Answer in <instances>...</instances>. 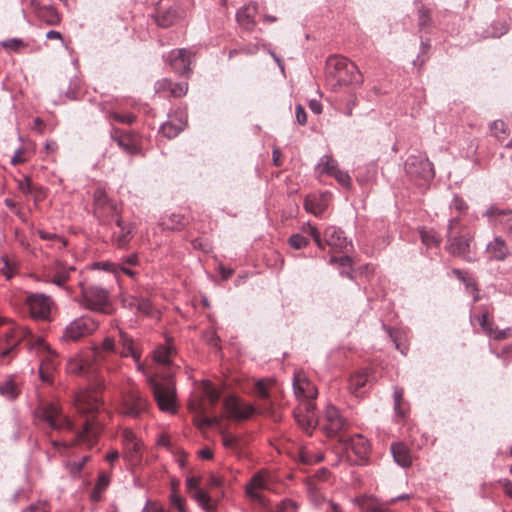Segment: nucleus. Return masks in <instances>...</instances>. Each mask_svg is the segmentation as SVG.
I'll list each match as a JSON object with an SVG mask.
<instances>
[{
  "label": "nucleus",
  "mask_w": 512,
  "mask_h": 512,
  "mask_svg": "<svg viewBox=\"0 0 512 512\" xmlns=\"http://www.w3.org/2000/svg\"><path fill=\"white\" fill-rule=\"evenodd\" d=\"M353 502L362 512H387V504L372 495L355 497Z\"/></svg>",
  "instance_id": "obj_23"
},
{
  "label": "nucleus",
  "mask_w": 512,
  "mask_h": 512,
  "mask_svg": "<svg viewBox=\"0 0 512 512\" xmlns=\"http://www.w3.org/2000/svg\"><path fill=\"white\" fill-rule=\"evenodd\" d=\"M223 407L227 417L235 421L247 420L255 412V408L252 404L244 403L234 395L224 399Z\"/></svg>",
  "instance_id": "obj_14"
},
{
  "label": "nucleus",
  "mask_w": 512,
  "mask_h": 512,
  "mask_svg": "<svg viewBox=\"0 0 512 512\" xmlns=\"http://www.w3.org/2000/svg\"><path fill=\"white\" fill-rule=\"evenodd\" d=\"M110 136L117 145L127 154L134 155L139 152V147L133 142L129 134L124 133L118 128H112Z\"/></svg>",
  "instance_id": "obj_26"
},
{
  "label": "nucleus",
  "mask_w": 512,
  "mask_h": 512,
  "mask_svg": "<svg viewBox=\"0 0 512 512\" xmlns=\"http://www.w3.org/2000/svg\"><path fill=\"white\" fill-rule=\"evenodd\" d=\"M447 251L453 255L461 257L466 262H473L474 257L471 255L470 243L471 238L467 235L448 236Z\"/></svg>",
  "instance_id": "obj_16"
},
{
  "label": "nucleus",
  "mask_w": 512,
  "mask_h": 512,
  "mask_svg": "<svg viewBox=\"0 0 512 512\" xmlns=\"http://www.w3.org/2000/svg\"><path fill=\"white\" fill-rule=\"evenodd\" d=\"M484 215L487 216L488 218H494L500 215L512 216V210H501L495 206H491L486 210Z\"/></svg>",
  "instance_id": "obj_62"
},
{
  "label": "nucleus",
  "mask_w": 512,
  "mask_h": 512,
  "mask_svg": "<svg viewBox=\"0 0 512 512\" xmlns=\"http://www.w3.org/2000/svg\"><path fill=\"white\" fill-rule=\"evenodd\" d=\"M256 13V6H247L244 8H241L236 13V20L244 29L246 30H252L255 21H254V14Z\"/></svg>",
  "instance_id": "obj_32"
},
{
  "label": "nucleus",
  "mask_w": 512,
  "mask_h": 512,
  "mask_svg": "<svg viewBox=\"0 0 512 512\" xmlns=\"http://www.w3.org/2000/svg\"><path fill=\"white\" fill-rule=\"evenodd\" d=\"M99 323L90 316H80L71 321L64 329L60 340L62 342L77 341L91 335L97 330Z\"/></svg>",
  "instance_id": "obj_10"
},
{
  "label": "nucleus",
  "mask_w": 512,
  "mask_h": 512,
  "mask_svg": "<svg viewBox=\"0 0 512 512\" xmlns=\"http://www.w3.org/2000/svg\"><path fill=\"white\" fill-rule=\"evenodd\" d=\"M37 234L39 235V237L42 240H59V241H61V243H62L61 248H64L67 246V241L65 239L61 238L60 236H58L56 233H50V232H46L42 229H38Z\"/></svg>",
  "instance_id": "obj_60"
},
{
  "label": "nucleus",
  "mask_w": 512,
  "mask_h": 512,
  "mask_svg": "<svg viewBox=\"0 0 512 512\" xmlns=\"http://www.w3.org/2000/svg\"><path fill=\"white\" fill-rule=\"evenodd\" d=\"M150 403L147 398L135 387L122 393L120 412L124 416L138 418L149 412Z\"/></svg>",
  "instance_id": "obj_9"
},
{
  "label": "nucleus",
  "mask_w": 512,
  "mask_h": 512,
  "mask_svg": "<svg viewBox=\"0 0 512 512\" xmlns=\"http://www.w3.org/2000/svg\"><path fill=\"white\" fill-rule=\"evenodd\" d=\"M173 353L174 348L170 344L160 345L154 350L153 358L158 364L168 366Z\"/></svg>",
  "instance_id": "obj_36"
},
{
  "label": "nucleus",
  "mask_w": 512,
  "mask_h": 512,
  "mask_svg": "<svg viewBox=\"0 0 512 512\" xmlns=\"http://www.w3.org/2000/svg\"><path fill=\"white\" fill-rule=\"evenodd\" d=\"M420 238H421V241L427 245V246H432V245H438L439 244V240L436 238L435 234L433 231L431 230H424L422 229L420 231Z\"/></svg>",
  "instance_id": "obj_52"
},
{
  "label": "nucleus",
  "mask_w": 512,
  "mask_h": 512,
  "mask_svg": "<svg viewBox=\"0 0 512 512\" xmlns=\"http://www.w3.org/2000/svg\"><path fill=\"white\" fill-rule=\"evenodd\" d=\"M187 117L183 113L177 119V123L167 121L160 126V132L168 139L177 137L186 127Z\"/></svg>",
  "instance_id": "obj_28"
},
{
  "label": "nucleus",
  "mask_w": 512,
  "mask_h": 512,
  "mask_svg": "<svg viewBox=\"0 0 512 512\" xmlns=\"http://www.w3.org/2000/svg\"><path fill=\"white\" fill-rule=\"evenodd\" d=\"M170 503L171 506L175 509H177L179 512H185V505H184V499L177 495L176 493H172L170 495Z\"/></svg>",
  "instance_id": "obj_61"
},
{
  "label": "nucleus",
  "mask_w": 512,
  "mask_h": 512,
  "mask_svg": "<svg viewBox=\"0 0 512 512\" xmlns=\"http://www.w3.org/2000/svg\"><path fill=\"white\" fill-rule=\"evenodd\" d=\"M162 225L165 229L181 230L185 223L183 216L180 214H171L167 219H163Z\"/></svg>",
  "instance_id": "obj_45"
},
{
  "label": "nucleus",
  "mask_w": 512,
  "mask_h": 512,
  "mask_svg": "<svg viewBox=\"0 0 512 512\" xmlns=\"http://www.w3.org/2000/svg\"><path fill=\"white\" fill-rule=\"evenodd\" d=\"M113 202L105 189L99 187L94 191L93 194V214L94 215H102V211L105 206L109 205Z\"/></svg>",
  "instance_id": "obj_35"
},
{
  "label": "nucleus",
  "mask_w": 512,
  "mask_h": 512,
  "mask_svg": "<svg viewBox=\"0 0 512 512\" xmlns=\"http://www.w3.org/2000/svg\"><path fill=\"white\" fill-rule=\"evenodd\" d=\"M34 421L42 428L73 430V423L55 402L41 401L33 411Z\"/></svg>",
  "instance_id": "obj_2"
},
{
  "label": "nucleus",
  "mask_w": 512,
  "mask_h": 512,
  "mask_svg": "<svg viewBox=\"0 0 512 512\" xmlns=\"http://www.w3.org/2000/svg\"><path fill=\"white\" fill-rule=\"evenodd\" d=\"M324 248L330 246L331 248L340 251H347L348 247H352V242L347 239L344 231L336 226H328L323 232Z\"/></svg>",
  "instance_id": "obj_17"
},
{
  "label": "nucleus",
  "mask_w": 512,
  "mask_h": 512,
  "mask_svg": "<svg viewBox=\"0 0 512 512\" xmlns=\"http://www.w3.org/2000/svg\"><path fill=\"white\" fill-rule=\"evenodd\" d=\"M93 269L103 270V271H106V272L117 274L118 273V264H115V263H112V262H108V261H106V262H95L93 264Z\"/></svg>",
  "instance_id": "obj_56"
},
{
  "label": "nucleus",
  "mask_w": 512,
  "mask_h": 512,
  "mask_svg": "<svg viewBox=\"0 0 512 512\" xmlns=\"http://www.w3.org/2000/svg\"><path fill=\"white\" fill-rule=\"evenodd\" d=\"M38 376H39V379L47 384V385H52L53 384V381H54V373L52 371H49L48 369L42 367L39 365V368H38Z\"/></svg>",
  "instance_id": "obj_58"
},
{
  "label": "nucleus",
  "mask_w": 512,
  "mask_h": 512,
  "mask_svg": "<svg viewBox=\"0 0 512 512\" xmlns=\"http://www.w3.org/2000/svg\"><path fill=\"white\" fill-rule=\"evenodd\" d=\"M101 225H110L116 222L117 217H121V210L114 201L105 206L102 215H94Z\"/></svg>",
  "instance_id": "obj_31"
},
{
  "label": "nucleus",
  "mask_w": 512,
  "mask_h": 512,
  "mask_svg": "<svg viewBox=\"0 0 512 512\" xmlns=\"http://www.w3.org/2000/svg\"><path fill=\"white\" fill-rule=\"evenodd\" d=\"M309 242H310L309 238H307L299 233L292 234L288 238V244L296 250L305 248L309 244Z\"/></svg>",
  "instance_id": "obj_50"
},
{
  "label": "nucleus",
  "mask_w": 512,
  "mask_h": 512,
  "mask_svg": "<svg viewBox=\"0 0 512 512\" xmlns=\"http://www.w3.org/2000/svg\"><path fill=\"white\" fill-rule=\"evenodd\" d=\"M0 395L5 396L10 400H15L19 393L15 386V383L12 380L5 381L0 384Z\"/></svg>",
  "instance_id": "obj_48"
},
{
  "label": "nucleus",
  "mask_w": 512,
  "mask_h": 512,
  "mask_svg": "<svg viewBox=\"0 0 512 512\" xmlns=\"http://www.w3.org/2000/svg\"><path fill=\"white\" fill-rule=\"evenodd\" d=\"M486 252L490 260L504 261L509 255V248L504 239L495 237L487 244Z\"/></svg>",
  "instance_id": "obj_27"
},
{
  "label": "nucleus",
  "mask_w": 512,
  "mask_h": 512,
  "mask_svg": "<svg viewBox=\"0 0 512 512\" xmlns=\"http://www.w3.org/2000/svg\"><path fill=\"white\" fill-rule=\"evenodd\" d=\"M491 134L497 139H504L509 135V129L506 123L502 120H494L490 123Z\"/></svg>",
  "instance_id": "obj_44"
},
{
  "label": "nucleus",
  "mask_w": 512,
  "mask_h": 512,
  "mask_svg": "<svg viewBox=\"0 0 512 512\" xmlns=\"http://www.w3.org/2000/svg\"><path fill=\"white\" fill-rule=\"evenodd\" d=\"M26 345L29 351L34 352L39 356L40 366L52 371L53 373L56 371L58 367L57 353L42 337H36Z\"/></svg>",
  "instance_id": "obj_11"
},
{
  "label": "nucleus",
  "mask_w": 512,
  "mask_h": 512,
  "mask_svg": "<svg viewBox=\"0 0 512 512\" xmlns=\"http://www.w3.org/2000/svg\"><path fill=\"white\" fill-rule=\"evenodd\" d=\"M180 18V11L178 7L170 6L168 8H164L159 6L156 15L155 21L158 26L162 28H168L175 24Z\"/></svg>",
  "instance_id": "obj_24"
},
{
  "label": "nucleus",
  "mask_w": 512,
  "mask_h": 512,
  "mask_svg": "<svg viewBox=\"0 0 512 512\" xmlns=\"http://www.w3.org/2000/svg\"><path fill=\"white\" fill-rule=\"evenodd\" d=\"M451 272L457 279L463 282L467 291L473 295V301L477 302L479 300L478 287L475 281L468 276V272L458 268H453Z\"/></svg>",
  "instance_id": "obj_33"
},
{
  "label": "nucleus",
  "mask_w": 512,
  "mask_h": 512,
  "mask_svg": "<svg viewBox=\"0 0 512 512\" xmlns=\"http://www.w3.org/2000/svg\"><path fill=\"white\" fill-rule=\"evenodd\" d=\"M333 177L336 179V181L342 185L345 188L351 187V177L348 174V172L343 171L341 169H338L334 174Z\"/></svg>",
  "instance_id": "obj_53"
},
{
  "label": "nucleus",
  "mask_w": 512,
  "mask_h": 512,
  "mask_svg": "<svg viewBox=\"0 0 512 512\" xmlns=\"http://www.w3.org/2000/svg\"><path fill=\"white\" fill-rule=\"evenodd\" d=\"M35 338L25 326L14 325L3 332L0 336V365H8L18 355L20 344H28Z\"/></svg>",
  "instance_id": "obj_5"
},
{
  "label": "nucleus",
  "mask_w": 512,
  "mask_h": 512,
  "mask_svg": "<svg viewBox=\"0 0 512 512\" xmlns=\"http://www.w3.org/2000/svg\"><path fill=\"white\" fill-rule=\"evenodd\" d=\"M297 459L304 465H312L322 462L324 460V454L322 452H313L302 447L297 452Z\"/></svg>",
  "instance_id": "obj_37"
},
{
  "label": "nucleus",
  "mask_w": 512,
  "mask_h": 512,
  "mask_svg": "<svg viewBox=\"0 0 512 512\" xmlns=\"http://www.w3.org/2000/svg\"><path fill=\"white\" fill-rule=\"evenodd\" d=\"M307 225H308V231H307L308 234L311 236V238L313 239V241L315 242L317 247L321 250H324V242H323V238L321 237V233L319 232V230L315 226L310 225V223H308Z\"/></svg>",
  "instance_id": "obj_55"
},
{
  "label": "nucleus",
  "mask_w": 512,
  "mask_h": 512,
  "mask_svg": "<svg viewBox=\"0 0 512 512\" xmlns=\"http://www.w3.org/2000/svg\"><path fill=\"white\" fill-rule=\"evenodd\" d=\"M82 302L85 308L101 314H111L113 311L110 292L97 285L84 286L81 284Z\"/></svg>",
  "instance_id": "obj_6"
},
{
  "label": "nucleus",
  "mask_w": 512,
  "mask_h": 512,
  "mask_svg": "<svg viewBox=\"0 0 512 512\" xmlns=\"http://www.w3.org/2000/svg\"><path fill=\"white\" fill-rule=\"evenodd\" d=\"M36 17L47 25L55 26L61 21V16L58 11L51 5H41L36 0L31 2Z\"/></svg>",
  "instance_id": "obj_21"
},
{
  "label": "nucleus",
  "mask_w": 512,
  "mask_h": 512,
  "mask_svg": "<svg viewBox=\"0 0 512 512\" xmlns=\"http://www.w3.org/2000/svg\"><path fill=\"white\" fill-rule=\"evenodd\" d=\"M26 303L31 316L37 320H48L53 306V300L44 293H32L27 296Z\"/></svg>",
  "instance_id": "obj_13"
},
{
  "label": "nucleus",
  "mask_w": 512,
  "mask_h": 512,
  "mask_svg": "<svg viewBox=\"0 0 512 512\" xmlns=\"http://www.w3.org/2000/svg\"><path fill=\"white\" fill-rule=\"evenodd\" d=\"M170 85V90H171V93L173 96L175 97H181L183 95L186 94L187 92V84H183V83H176V84H172V83H169Z\"/></svg>",
  "instance_id": "obj_63"
},
{
  "label": "nucleus",
  "mask_w": 512,
  "mask_h": 512,
  "mask_svg": "<svg viewBox=\"0 0 512 512\" xmlns=\"http://www.w3.org/2000/svg\"><path fill=\"white\" fill-rule=\"evenodd\" d=\"M191 496L206 512H213L215 510V505L211 502L210 496L203 489L194 491Z\"/></svg>",
  "instance_id": "obj_39"
},
{
  "label": "nucleus",
  "mask_w": 512,
  "mask_h": 512,
  "mask_svg": "<svg viewBox=\"0 0 512 512\" xmlns=\"http://www.w3.org/2000/svg\"><path fill=\"white\" fill-rule=\"evenodd\" d=\"M340 441L344 443L347 449H351L361 461L368 458L370 453V444L369 441L361 434H355L348 438L341 437Z\"/></svg>",
  "instance_id": "obj_18"
},
{
  "label": "nucleus",
  "mask_w": 512,
  "mask_h": 512,
  "mask_svg": "<svg viewBox=\"0 0 512 512\" xmlns=\"http://www.w3.org/2000/svg\"><path fill=\"white\" fill-rule=\"evenodd\" d=\"M326 70L338 85L358 86L363 82L357 65L344 56H330L326 61Z\"/></svg>",
  "instance_id": "obj_4"
},
{
  "label": "nucleus",
  "mask_w": 512,
  "mask_h": 512,
  "mask_svg": "<svg viewBox=\"0 0 512 512\" xmlns=\"http://www.w3.org/2000/svg\"><path fill=\"white\" fill-rule=\"evenodd\" d=\"M109 118L117 121V122H120V123H125V124H132L136 117L132 114H119L117 112H111L109 113Z\"/></svg>",
  "instance_id": "obj_59"
},
{
  "label": "nucleus",
  "mask_w": 512,
  "mask_h": 512,
  "mask_svg": "<svg viewBox=\"0 0 512 512\" xmlns=\"http://www.w3.org/2000/svg\"><path fill=\"white\" fill-rule=\"evenodd\" d=\"M75 405L81 415L88 417L82 429L77 432V444L92 448L97 443L101 430L99 424L94 420L95 414L101 407L100 398L94 392L83 391L76 395Z\"/></svg>",
  "instance_id": "obj_1"
},
{
  "label": "nucleus",
  "mask_w": 512,
  "mask_h": 512,
  "mask_svg": "<svg viewBox=\"0 0 512 512\" xmlns=\"http://www.w3.org/2000/svg\"><path fill=\"white\" fill-rule=\"evenodd\" d=\"M75 268L70 266L67 267L62 261L56 260L51 266V272L54 275H61L62 273L69 276V272L73 271Z\"/></svg>",
  "instance_id": "obj_54"
},
{
  "label": "nucleus",
  "mask_w": 512,
  "mask_h": 512,
  "mask_svg": "<svg viewBox=\"0 0 512 512\" xmlns=\"http://www.w3.org/2000/svg\"><path fill=\"white\" fill-rule=\"evenodd\" d=\"M149 385L158 408L163 412L174 413L176 411V388L174 382L171 379L158 382L150 378Z\"/></svg>",
  "instance_id": "obj_8"
},
{
  "label": "nucleus",
  "mask_w": 512,
  "mask_h": 512,
  "mask_svg": "<svg viewBox=\"0 0 512 512\" xmlns=\"http://www.w3.org/2000/svg\"><path fill=\"white\" fill-rule=\"evenodd\" d=\"M126 450V457L131 462H138L141 459L142 453V444L138 440L137 442H133L130 445L124 447Z\"/></svg>",
  "instance_id": "obj_47"
},
{
  "label": "nucleus",
  "mask_w": 512,
  "mask_h": 512,
  "mask_svg": "<svg viewBox=\"0 0 512 512\" xmlns=\"http://www.w3.org/2000/svg\"><path fill=\"white\" fill-rule=\"evenodd\" d=\"M66 370L69 374L72 375H85L87 367L85 366L82 360L72 358L69 359V361L67 362Z\"/></svg>",
  "instance_id": "obj_46"
},
{
  "label": "nucleus",
  "mask_w": 512,
  "mask_h": 512,
  "mask_svg": "<svg viewBox=\"0 0 512 512\" xmlns=\"http://www.w3.org/2000/svg\"><path fill=\"white\" fill-rule=\"evenodd\" d=\"M320 174H327L333 176V174L339 169L338 163L330 155H323L317 164Z\"/></svg>",
  "instance_id": "obj_38"
},
{
  "label": "nucleus",
  "mask_w": 512,
  "mask_h": 512,
  "mask_svg": "<svg viewBox=\"0 0 512 512\" xmlns=\"http://www.w3.org/2000/svg\"><path fill=\"white\" fill-rule=\"evenodd\" d=\"M394 410L397 416L405 417V411L402 408L403 390L395 388L393 392Z\"/></svg>",
  "instance_id": "obj_51"
},
{
  "label": "nucleus",
  "mask_w": 512,
  "mask_h": 512,
  "mask_svg": "<svg viewBox=\"0 0 512 512\" xmlns=\"http://www.w3.org/2000/svg\"><path fill=\"white\" fill-rule=\"evenodd\" d=\"M306 409V413H296L295 419L302 430L311 435L316 425L313 415L314 405L309 403Z\"/></svg>",
  "instance_id": "obj_30"
},
{
  "label": "nucleus",
  "mask_w": 512,
  "mask_h": 512,
  "mask_svg": "<svg viewBox=\"0 0 512 512\" xmlns=\"http://www.w3.org/2000/svg\"><path fill=\"white\" fill-rule=\"evenodd\" d=\"M267 478L268 474L264 470L255 473L246 485L247 496L255 501L261 502L263 497L260 491L269 488Z\"/></svg>",
  "instance_id": "obj_19"
},
{
  "label": "nucleus",
  "mask_w": 512,
  "mask_h": 512,
  "mask_svg": "<svg viewBox=\"0 0 512 512\" xmlns=\"http://www.w3.org/2000/svg\"><path fill=\"white\" fill-rule=\"evenodd\" d=\"M294 394L298 399L313 400L318 395L316 386L308 379L296 375L293 380Z\"/></svg>",
  "instance_id": "obj_22"
},
{
  "label": "nucleus",
  "mask_w": 512,
  "mask_h": 512,
  "mask_svg": "<svg viewBox=\"0 0 512 512\" xmlns=\"http://www.w3.org/2000/svg\"><path fill=\"white\" fill-rule=\"evenodd\" d=\"M391 453L395 462L403 467L407 468L412 464V457L409 448L401 442L391 444Z\"/></svg>",
  "instance_id": "obj_29"
},
{
  "label": "nucleus",
  "mask_w": 512,
  "mask_h": 512,
  "mask_svg": "<svg viewBox=\"0 0 512 512\" xmlns=\"http://www.w3.org/2000/svg\"><path fill=\"white\" fill-rule=\"evenodd\" d=\"M418 29L420 31H427L431 27V10L424 5L418 7Z\"/></svg>",
  "instance_id": "obj_41"
},
{
  "label": "nucleus",
  "mask_w": 512,
  "mask_h": 512,
  "mask_svg": "<svg viewBox=\"0 0 512 512\" xmlns=\"http://www.w3.org/2000/svg\"><path fill=\"white\" fill-rule=\"evenodd\" d=\"M238 441V438L232 434H224L222 436L223 445L228 449H236Z\"/></svg>",
  "instance_id": "obj_64"
},
{
  "label": "nucleus",
  "mask_w": 512,
  "mask_h": 512,
  "mask_svg": "<svg viewBox=\"0 0 512 512\" xmlns=\"http://www.w3.org/2000/svg\"><path fill=\"white\" fill-rule=\"evenodd\" d=\"M328 193L309 194L304 200V208L316 217L322 216L329 206Z\"/></svg>",
  "instance_id": "obj_20"
},
{
  "label": "nucleus",
  "mask_w": 512,
  "mask_h": 512,
  "mask_svg": "<svg viewBox=\"0 0 512 512\" xmlns=\"http://www.w3.org/2000/svg\"><path fill=\"white\" fill-rule=\"evenodd\" d=\"M405 171L417 185L428 183L435 176L433 164L422 154L410 155L405 161Z\"/></svg>",
  "instance_id": "obj_7"
},
{
  "label": "nucleus",
  "mask_w": 512,
  "mask_h": 512,
  "mask_svg": "<svg viewBox=\"0 0 512 512\" xmlns=\"http://www.w3.org/2000/svg\"><path fill=\"white\" fill-rule=\"evenodd\" d=\"M171 66L179 74L186 75L191 71L190 52L186 49H178L171 53Z\"/></svg>",
  "instance_id": "obj_25"
},
{
  "label": "nucleus",
  "mask_w": 512,
  "mask_h": 512,
  "mask_svg": "<svg viewBox=\"0 0 512 512\" xmlns=\"http://www.w3.org/2000/svg\"><path fill=\"white\" fill-rule=\"evenodd\" d=\"M18 189L25 195L33 194L34 192H42L41 187H34L31 184V180L28 176H24L22 179L17 180Z\"/></svg>",
  "instance_id": "obj_49"
},
{
  "label": "nucleus",
  "mask_w": 512,
  "mask_h": 512,
  "mask_svg": "<svg viewBox=\"0 0 512 512\" xmlns=\"http://www.w3.org/2000/svg\"><path fill=\"white\" fill-rule=\"evenodd\" d=\"M133 304L135 305V309L137 312L145 315V316H153L155 308L148 298H133Z\"/></svg>",
  "instance_id": "obj_42"
},
{
  "label": "nucleus",
  "mask_w": 512,
  "mask_h": 512,
  "mask_svg": "<svg viewBox=\"0 0 512 512\" xmlns=\"http://www.w3.org/2000/svg\"><path fill=\"white\" fill-rule=\"evenodd\" d=\"M117 229L112 232L111 241L119 249L128 247L135 234V225L117 217L114 222Z\"/></svg>",
  "instance_id": "obj_15"
},
{
  "label": "nucleus",
  "mask_w": 512,
  "mask_h": 512,
  "mask_svg": "<svg viewBox=\"0 0 512 512\" xmlns=\"http://www.w3.org/2000/svg\"><path fill=\"white\" fill-rule=\"evenodd\" d=\"M118 342L114 337L107 336L103 339L99 347H95V355L101 357L103 353H112L122 358L131 357L136 363L140 362L141 352L137 348L136 342L132 336L121 328H117Z\"/></svg>",
  "instance_id": "obj_3"
},
{
  "label": "nucleus",
  "mask_w": 512,
  "mask_h": 512,
  "mask_svg": "<svg viewBox=\"0 0 512 512\" xmlns=\"http://www.w3.org/2000/svg\"><path fill=\"white\" fill-rule=\"evenodd\" d=\"M450 208L462 213L468 209V205L462 197L455 194L450 203Z\"/></svg>",
  "instance_id": "obj_57"
},
{
  "label": "nucleus",
  "mask_w": 512,
  "mask_h": 512,
  "mask_svg": "<svg viewBox=\"0 0 512 512\" xmlns=\"http://www.w3.org/2000/svg\"><path fill=\"white\" fill-rule=\"evenodd\" d=\"M369 382V375L366 371L355 373L351 376L349 387L353 393L360 392Z\"/></svg>",
  "instance_id": "obj_40"
},
{
  "label": "nucleus",
  "mask_w": 512,
  "mask_h": 512,
  "mask_svg": "<svg viewBox=\"0 0 512 512\" xmlns=\"http://www.w3.org/2000/svg\"><path fill=\"white\" fill-rule=\"evenodd\" d=\"M0 261L3 264V267L0 269L1 274L7 280L12 279L15 275L18 263L16 261H11L7 255H1Z\"/></svg>",
  "instance_id": "obj_43"
},
{
  "label": "nucleus",
  "mask_w": 512,
  "mask_h": 512,
  "mask_svg": "<svg viewBox=\"0 0 512 512\" xmlns=\"http://www.w3.org/2000/svg\"><path fill=\"white\" fill-rule=\"evenodd\" d=\"M323 430L328 437H334L348 426L347 419L334 405L328 404L324 410Z\"/></svg>",
  "instance_id": "obj_12"
},
{
  "label": "nucleus",
  "mask_w": 512,
  "mask_h": 512,
  "mask_svg": "<svg viewBox=\"0 0 512 512\" xmlns=\"http://www.w3.org/2000/svg\"><path fill=\"white\" fill-rule=\"evenodd\" d=\"M509 31V25L504 19H497L491 22L489 27L483 32L485 38H499Z\"/></svg>",
  "instance_id": "obj_34"
}]
</instances>
